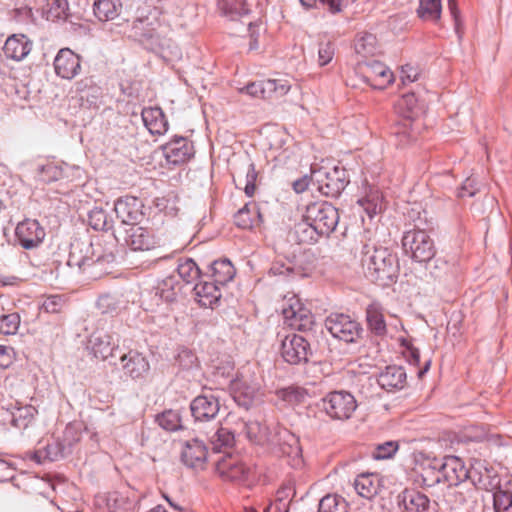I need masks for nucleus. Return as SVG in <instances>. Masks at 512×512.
<instances>
[{"instance_id": "1", "label": "nucleus", "mask_w": 512, "mask_h": 512, "mask_svg": "<svg viewBox=\"0 0 512 512\" xmlns=\"http://www.w3.org/2000/svg\"><path fill=\"white\" fill-rule=\"evenodd\" d=\"M360 262L365 274L382 286L390 285L398 275V259L388 248L368 239L362 246Z\"/></svg>"}, {"instance_id": "2", "label": "nucleus", "mask_w": 512, "mask_h": 512, "mask_svg": "<svg viewBox=\"0 0 512 512\" xmlns=\"http://www.w3.org/2000/svg\"><path fill=\"white\" fill-rule=\"evenodd\" d=\"M339 220L338 210L327 202H315L307 206L303 222L295 226L294 234L299 243H311L318 235H329Z\"/></svg>"}, {"instance_id": "3", "label": "nucleus", "mask_w": 512, "mask_h": 512, "mask_svg": "<svg viewBox=\"0 0 512 512\" xmlns=\"http://www.w3.org/2000/svg\"><path fill=\"white\" fill-rule=\"evenodd\" d=\"M217 475L227 482L246 483L253 476V469L237 454L227 453L215 460Z\"/></svg>"}, {"instance_id": "4", "label": "nucleus", "mask_w": 512, "mask_h": 512, "mask_svg": "<svg viewBox=\"0 0 512 512\" xmlns=\"http://www.w3.org/2000/svg\"><path fill=\"white\" fill-rule=\"evenodd\" d=\"M402 246L405 253L418 262H428L436 254L434 241L424 230L407 231L402 238Z\"/></svg>"}, {"instance_id": "5", "label": "nucleus", "mask_w": 512, "mask_h": 512, "mask_svg": "<svg viewBox=\"0 0 512 512\" xmlns=\"http://www.w3.org/2000/svg\"><path fill=\"white\" fill-rule=\"evenodd\" d=\"M94 256L95 250L92 243L75 241L71 244L67 264L72 268L85 270L87 267L102 266L104 263L110 264L114 261V256L111 254L98 255L96 259Z\"/></svg>"}, {"instance_id": "6", "label": "nucleus", "mask_w": 512, "mask_h": 512, "mask_svg": "<svg viewBox=\"0 0 512 512\" xmlns=\"http://www.w3.org/2000/svg\"><path fill=\"white\" fill-rule=\"evenodd\" d=\"M357 406L355 397L346 391H333L323 398L324 411L334 420L350 419Z\"/></svg>"}, {"instance_id": "7", "label": "nucleus", "mask_w": 512, "mask_h": 512, "mask_svg": "<svg viewBox=\"0 0 512 512\" xmlns=\"http://www.w3.org/2000/svg\"><path fill=\"white\" fill-rule=\"evenodd\" d=\"M311 178L318 184L319 191L327 197L340 195L347 183L345 170L336 166L312 169Z\"/></svg>"}, {"instance_id": "8", "label": "nucleus", "mask_w": 512, "mask_h": 512, "mask_svg": "<svg viewBox=\"0 0 512 512\" xmlns=\"http://www.w3.org/2000/svg\"><path fill=\"white\" fill-rule=\"evenodd\" d=\"M281 311L285 323L293 329L307 330L313 324V314L295 295L284 298Z\"/></svg>"}, {"instance_id": "9", "label": "nucleus", "mask_w": 512, "mask_h": 512, "mask_svg": "<svg viewBox=\"0 0 512 512\" xmlns=\"http://www.w3.org/2000/svg\"><path fill=\"white\" fill-rule=\"evenodd\" d=\"M326 327L333 337L347 343L355 342L361 334L360 324L345 314H332L326 320Z\"/></svg>"}, {"instance_id": "10", "label": "nucleus", "mask_w": 512, "mask_h": 512, "mask_svg": "<svg viewBox=\"0 0 512 512\" xmlns=\"http://www.w3.org/2000/svg\"><path fill=\"white\" fill-rule=\"evenodd\" d=\"M364 82L375 89H385L394 81L393 72L382 62H364L358 66Z\"/></svg>"}, {"instance_id": "11", "label": "nucleus", "mask_w": 512, "mask_h": 512, "mask_svg": "<svg viewBox=\"0 0 512 512\" xmlns=\"http://www.w3.org/2000/svg\"><path fill=\"white\" fill-rule=\"evenodd\" d=\"M310 345L307 340L297 334L287 335L281 345V355L290 364L297 365L308 361Z\"/></svg>"}, {"instance_id": "12", "label": "nucleus", "mask_w": 512, "mask_h": 512, "mask_svg": "<svg viewBox=\"0 0 512 512\" xmlns=\"http://www.w3.org/2000/svg\"><path fill=\"white\" fill-rule=\"evenodd\" d=\"M162 150L166 161L173 165L188 162L195 153L193 143L184 137L172 139L162 147Z\"/></svg>"}, {"instance_id": "13", "label": "nucleus", "mask_w": 512, "mask_h": 512, "mask_svg": "<svg viewBox=\"0 0 512 512\" xmlns=\"http://www.w3.org/2000/svg\"><path fill=\"white\" fill-rule=\"evenodd\" d=\"M36 409L32 406H24L15 409L13 412L1 411L0 415V434L9 430L10 423L13 427L24 430L34 421Z\"/></svg>"}, {"instance_id": "14", "label": "nucleus", "mask_w": 512, "mask_h": 512, "mask_svg": "<svg viewBox=\"0 0 512 512\" xmlns=\"http://www.w3.org/2000/svg\"><path fill=\"white\" fill-rule=\"evenodd\" d=\"M55 73L63 79H73L81 70L80 56L69 48L60 49L54 59Z\"/></svg>"}, {"instance_id": "15", "label": "nucleus", "mask_w": 512, "mask_h": 512, "mask_svg": "<svg viewBox=\"0 0 512 512\" xmlns=\"http://www.w3.org/2000/svg\"><path fill=\"white\" fill-rule=\"evenodd\" d=\"M126 234V243L134 251H148L160 244L159 238L148 228L133 225Z\"/></svg>"}, {"instance_id": "16", "label": "nucleus", "mask_w": 512, "mask_h": 512, "mask_svg": "<svg viewBox=\"0 0 512 512\" xmlns=\"http://www.w3.org/2000/svg\"><path fill=\"white\" fill-rule=\"evenodd\" d=\"M181 458L188 467L203 470L208 459V448L197 438L186 441L182 448Z\"/></svg>"}, {"instance_id": "17", "label": "nucleus", "mask_w": 512, "mask_h": 512, "mask_svg": "<svg viewBox=\"0 0 512 512\" xmlns=\"http://www.w3.org/2000/svg\"><path fill=\"white\" fill-rule=\"evenodd\" d=\"M16 238L25 249L38 246L45 237V231L36 220H24L15 230Z\"/></svg>"}, {"instance_id": "18", "label": "nucleus", "mask_w": 512, "mask_h": 512, "mask_svg": "<svg viewBox=\"0 0 512 512\" xmlns=\"http://www.w3.org/2000/svg\"><path fill=\"white\" fill-rule=\"evenodd\" d=\"M190 409L196 421H210L219 413L220 403L213 395H199L191 402Z\"/></svg>"}, {"instance_id": "19", "label": "nucleus", "mask_w": 512, "mask_h": 512, "mask_svg": "<svg viewBox=\"0 0 512 512\" xmlns=\"http://www.w3.org/2000/svg\"><path fill=\"white\" fill-rule=\"evenodd\" d=\"M116 217L124 224L135 225L143 217L141 202L138 198L126 196L115 202Z\"/></svg>"}, {"instance_id": "20", "label": "nucleus", "mask_w": 512, "mask_h": 512, "mask_svg": "<svg viewBox=\"0 0 512 512\" xmlns=\"http://www.w3.org/2000/svg\"><path fill=\"white\" fill-rule=\"evenodd\" d=\"M398 504L404 512H427L430 501L424 493L406 488L398 495Z\"/></svg>"}, {"instance_id": "21", "label": "nucleus", "mask_w": 512, "mask_h": 512, "mask_svg": "<svg viewBox=\"0 0 512 512\" xmlns=\"http://www.w3.org/2000/svg\"><path fill=\"white\" fill-rule=\"evenodd\" d=\"M259 390V385L244 377H238L232 382L231 392L235 402L239 406L248 408Z\"/></svg>"}, {"instance_id": "22", "label": "nucleus", "mask_w": 512, "mask_h": 512, "mask_svg": "<svg viewBox=\"0 0 512 512\" xmlns=\"http://www.w3.org/2000/svg\"><path fill=\"white\" fill-rule=\"evenodd\" d=\"M32 50V42L24 34H13L9 36L4 44L3 51L7 58L21 61Z\"/></svg>"}, {"instance_id": "23", "label": "nucleus", "mask_w": 512, "mask_h": 512, "mask_svg": "<svg viewBox=\"0 0 512 512\" xmlns=\"http://www.w3.org/2000/svg\"><path fill=\"white\" fill-rule=\"evenodd\" d=\"M121 361L124 372L133 379L144 377L150 368L146 357L136 351H130L123 355Z\"/></svg>"}, {"instance_id": "24", "label": "nucleus", "mask_w": 512, "mask_h": 512, "mask_svg": "<svg viewBox=\"0 0 512 512\" xmlns=\"http://www.w3.org/2000/svg\"><path fill=\"white\" fill-rule=\"evenodd\" d=\"M449 485H457L467 477V470L460 458L447 456L441 463V478Z\"/></svg>"}, {"instance_id": "25", "label": "nucleus", "mask_w": 512, "mask_h": 512, "mask_svg": "<svg viewBox=\"0 0 512 512\" xmlns=\"http://www.w3.org/2000/svg\"><path fill=\"white\" fill-rule=\"evenodd\" d=\"M91 350L96 358L106 360L113 356L116 344L112 336L103 331L94 332L90 338Z\"/></svg>"}, {"instance_id": "26", "label": "nucleus", "mask_w": 512, "mask_h": 512, "mask_svg": "<svg viewBox=\"0 0 512 512\" xmlns=\"http://www.w3.org/2000/svg\"><path fill=\"white\" fill-rule=\"evenodd\" d=\"M280 451L283 456L290 459V464L298 467L302 464V450L299 439L289 431H284L279 443Z\"/></svg>"}, {"instance_id": "27", "label": "nucleus", "mask_w": 512, "mask_h": 512, "mask_svg": "<svg viewBox=\"0 0 512 512\" xmlns=\"http://www.w3.org/2000/svg\"><path fill=\"white\" fill-rule=\"evenodd\" d=\"M142 119L151 134L162 135L168 129L166 117L159 107L144 108Z\"/></svg>"}, {"instance_id": "28", "label": "nucleus", "mask_w": 512, "mask_h": 512, "mask_svg": "<svg viewBox=\"0 0 512 512\" xmlns=\"http://www.w3.org/2000/svg\"><path fill=\"white\" fill-rule=\"evenodd\" d=\"M197 302L202 307L213 308L221 298L219 286L215 282H200L194 287Z\"/></svg>"}, {"instance_id": "29", "label": "nucleus", "mask_w": 512, "mask_h": 512, "mask_svg": "<svg viewBox=\"0 0 512 512\" xmlns=\"http://www.w3.org/2000/svg\"><path fill=\"white\" fill-rule=\"evenodd\" d=\"M378 383L386 390L402 389L406 384V372L400 366H388L378 376Z\"/></svg>"}, {"instance_id": "30", "label": "nucleus", "mask_w": 512, "mask_h": 512, "mask_svg": "<svg viewBox=\"0 0 512 512\" xmlns=\"http://www.w3.org/2000/svg\"><path fill=\"white\" fill-rule=\"evenodd\" d=\"M355 52L362 58H369L380 53V46L375 35L361 33L355 39Z\"/></svg>"}, {"instance_id": "31", "label": "nucleus", "mask_w": 512, "mask_h": 512, "mask_svg": "<svg viewBox=\"0 0 512 512\" xmlns=\"http://www.w3.org/2000/svg\"><path fill=\"white\" fill-rule=\"evenodd\" d=\"M357 493L364 498L374 497L380 488V480L375 474H361L354 482Z\"/></svg>"}, {"instance_id": "32", "label": "nucleus", "mask_w": 512, "mask_h": 512, "mask_svg": "<svg viewBox=\"0 0 512 512\" xmlns=\"http://www.w3.org/2000/svg\"><path fill=\"white\" fill-rule=\"evenodd\" d=\"M121 9L120 0H96L93 5L94 14L100 21L114 20Z\"/></svg>"}, {"instance_id": "33", "label": "nucleus", "mask_w": 512, "mask_h": 512, "mask_svg": "<svg viewBox=\"0 0 512 512\" xmlns=\"http://www.w3.org/2000/svg\"><path fill=\"white\" fill-rule=\"evenodd\" d=\"M261 222V215L255 203L246 204L235 215V223L243 229H251Z\"/></svg>"}, {"instance_id": "34", "label": "nucleus", "mask_w": 512, "mask_h": 512, "mask_svg": "<svg viewBox=\"0 0 512 512\" xmlns=\"http://www.w3.org/2000/svg\"><path fill=\"white\" fill-rule=\"evenodd\" d=\"M358 203L370 218L381 213L384 209L383 195L378 189L374 188H370L366 195L358 200Z\"/></svg>"}, {"instance_id": "35", "label": "nucleus", "mask_w": 512, "mask_h": 512, "mask_svg": "<svg viewBox=\"0 0 512 512\" xmlns=\"http://www.w3.org/2000/svg\"><path fill=\"white\" fill-rule=\"evenodd\" d=\"M418 474L422 484L431 487L441 480V463L435 459L423 462L419 466Z\"/></svg>"}, {"instance_id": "36", "label": "nucleus", "mask_w": 512, "mask_h": 512, "mask_svg": "<svg viewBox=\"0 0 512 512\" xmlns=\"http://www.w3.org/2000/svg\"><path fill=\"white\" fill-rule=\"evenodd\" d=\"M366 318L368 327L373 333L379 336L385 335L387 333L383 311L378 304L372 303L367 307Z\"/></svg>"}, {"instance_id": "37", "label": "nucleus", "mask_w": 512, "mask_h": 512, "mask_svg": "<svg viewBox=\"0 0 512 512\" xmlns=\"http://www.w3.org/2000/svg\"><path fill=\"white\" fill-rule=\"evenodd\" d=\"M212 278L217 285H225L235 276V268L232 263L227 260H217L211 265Z\"/></svg>"}, {"instance_id": "38", "label": "nucleus", "mask_w": 512, "mask_h": 512, "mask_svg": "<svg viewBox=\"0 0 512 512\" xmlns=\"http://www.w3.org/2000/svg\"><path fill=\"white\" fill-rule=\"evenodd\" d=\"M68 3L66 0H46L41 7L42 16L48 21H57L67 16Z\"/></svg>"}, {"instance_id": "39", "label": "nucleus", "mask_w": 512, "mask_h": 512, "mask_svg": "<svg viewBox=\"0 0 512 512\" xmlns=\"http://www.w3.org/2000/svg\"><path fill=\"white\" fill-rule=\"evenodd\" d=\"M278 399L289 406H296L304 403L307 398V391L298 386H288L276 391Z\"/></svg>"}, {"instance_id": "40", "label": "nucleus", "mask_w": 512, "mask_h": 512, "mask_svg": "<svg viewBox=\"0 0 512 512\" xmlns=\"http://www.w3.org/2000/svg\"><path fill=\"white\" fill-rule=\"evenodd\" d=\"M441 0H420L417 9L418 16L425 21L437 22L441 17Z\"/></svg>"}, {"instance_id": "41", "label": "nucleus", "mask_w": 512, "mask_h": 512, "mask_svg": "<svg viewBox=\"0 0 512 512\" xmlns=\"http://www.w3.org/2000/svg\"><path fill=\"white\" fill-rule=\"evenodd\" d=\"M234 434L226 428L220 427L210 438V443L215 452H220L222 449L230 448L234 445Z\"/></svg>"}, {"instance_id": "42", "label": "nucleus", "mask_w": 512, "mask_h": 512, "mask_svg": "<svg viewBox=\"0 0 512 512\" xmlns=\"http://www.w3.org/2000/svg\"><path fill=\"white\" fill-rule=\"evenodd\" d=\"M345 499L335 494L324 496L319 502L318 512H349Z\"/></svg>"}, {"instance_id": "43", "label": "nucleus", "mask_w": 512, "mask_h": 512, "mask_svg": "<svg viewBox=\"0 0 512 512\" xmlns=\"http://www.w3.org/2000/svg\"><path fill=\"white\" fill-rule=\"evenodd\" d=\"M397 110L402 116L411 121L419 112L418 102L415 94H406L397 102Z\"/></svg>"}, {"instance_id": "44", "label": "nucleus", "mask_w": 512, "mask_h": 512, "mask_svg": "<svg viewBox=\"0 0 512 512\" xmlns=\"http://www.w3.org/2000/svg\"><path fill=\"white\" fill-rule=\"evenodd\" d=\"M266 94L268 99H279L285 96L291 89V84L287 79H267Z\"/></svg>"}, {"instance_id": "45", "label": "nucleus", "mask_w": 512, "mask_h": 512, "mask_svg": "<svg viewBox=\"0 0 512 512\" xmlns=\"http://www.w3.org/2000/svg\"><path fill=\"white\" fill-rule=\"evenodd\" d=\"M177 273L186 283H191L200 275V270L192 259H184L179 262Z\"/></svg>"}, {"instance_id": "46", "label": "nucleus", "mask_w": 512, "mask_h": 512, "mask_svg": "<svg viewBox=\"0 0 512 512\" xmlns=\"http://www.w3.org/2000/svg\"><path fill=\"white\" fill-rule=\"evenodd\" d=\"M219 9L231 17L240 16L248 12L246 2L244 0H219Z\"/></svg>"}, {"instance_id": "47", "label": "nucleus", "mask_w": 512, "mask_h": 512, "mask_svg": "<svg viewBox=\"0 0 512 512\" xmlns=\"http://www.w3.org/2000/svg\"><path fill=\"white\" fill-rule=\"evenodd\" d=\"M488 429L483 425H470L463 429L462 439L466 442H481L488 439Z\"/></svg>"}, {"instance_id": "48", "label": "nucleus", "mask_w": 512, "mask_h": 512, "mask_svg": "<svg viewBox=\"0 0 512 512\" xmlns=\"http://www.w3.org/2000/svg\"><path fill=\"white\" fill-rule=\"evenodd\" d=\"M245 433L248 439L256 443H263L268 440L266 428L257 421H248L244 424Z\"/></svg>"}, {"instance_id": "49", "label": "nucleus", "mask_w": 512, "mask_h": 512, "mask_svg": "<svg viewBox=\"0 0 512 512\" xmlns=\"http://www.w3.org/2000/svg\"><path fill=\"white\" fill-rule=\"evenodd\" d=\"M159 425L168 431H176L181 428V418L178 412L168 410L157 417Z\"/></svg>"}, {"instance_id": "50", "label": "nucleus", "mask_w": 512, "mask_h": 512, "mask_svg": "<svg viewBox=\"0 0 512 512\" xmlns=\"http://www.w3.org/2000/svg\"><path fill=\"white\" fill-rule=\"evenodd\" d=\"M495 512H512V493L498 490L493 494Z\"/></svg>"}, {"instance_id": "51", "label": "nucleus", "mask_w": 512, "mask_h": 512, "mask_svg": "<svg viewBox=\"0 0 512 512\" xmlns=\"http://www.w3.org/2000/svg\"><path fill=\"white\" fill-rule=\"evenodd\" d=\"M131 502L118 492H112L107 497V508L110 512H128Z\"/></svg>"}, {"instance_id": "52", "label": "nucleus", "mask_w": 512, "mask_h": 512, "mask_svg": "<svg viewBox=\"0 0 512 512\" xmlns=\"http://www.w3.org/2000/svg\"><path fill=\"white\" fill-rule=\"evenodd\" d=\"M62 175V168L55 162H48L40 168V179L46 183L57 181Z\"/></svg>"}, {"instance_id": "53", "label": "nucleus", "mask_w": 512, "mask_h": 512, "mask_svg": "<svg viewBox=\"0 0 512 512\" xmlns=\"http://www.w3.org/2000/svg\"><path fill=\"white\" fill-rule=\"evenodd\" d=\"M20 318L18 314L3 315L0 319V332L5 335L15 334L19 328Z\"/></svg>"}, {"instance_id": "54", "label": "nucleus", "mask_w": 512, "mask_h": 512, "mask_svg": "<svg viewBox=\"0 0 512 512\" xmlns=\"http://www.w3.org/2000/svg\"><path fill=\"white\" fill-rule=\"evenodd\" d=\"M398 341L400 342L401 346L404 348L402 353H403L404 357L407 359V361L410 364L417 366L420 361L419 350L417 348H415L411 344V342L409 340L405 339L404 337H399Z\"/></svg>"}, {"instance_id": "55", "label": "nucleus", "mask_w": 512, "mask_h": 512, "mask_svg": "<svg viewBox=\"0 0 512 512\" xmlns=\"http://www.w3.org/2000/svg\"><path fill=\"white\" fill-rule=\"evenodd\" d=\"M65 299L60 295L47 296L43 303L42 308L48 313H60L65 306Z\"/></svg>"}, {"instance_id": "56", "label": "nucleus", "mask_w": 512, "mask_h": 512, "mask_svg": "<svg viewBox=\"0 0 512 512\" xmlns=\"http://www.w3.org/2000/svg\"><path fill=\"white\" fill-rule=\"evenodd\" d=\"M266 80L251 82L244 88L240 90L242 93H247L248 95L255 97V98H261V99H268V94H266Z\"/></svg>"}, {"instance_id": "57", "label": "nucleus", "mask_w": 512, "mask_h": 512, "mask_svg": "<svg viewBox=\"0 0 512 512\" xmlns=\"http://www.w3.org/2000/svg\"><path fill=\"white\" fill-rule=\"evenodd\" d=\"M335 54V48L333 43L327 41L325 43H320L318 49V64L320 66H325L331 62Z\"/></svg>"}, {"instance_id": "58", "label": "nucleus", "mask_w": 512, "mask_h": 512, "mask_svg": "<svg viewBox=\"0 0 512 512\" xmlns=\"http://www.w3.org/2000/svg\"><path fill=\"white\" fill-rule=\"evenodd\" d=\"M398 449V445L395 442H386L377 446L374 456L377 459H386L391 457Z\"/></svg>"}, {"instance_id": "59", "label": "nucleus", "mask_w": 512, "mask_h": 512, "mask_svg": "<svg viewBox=\"0 0 512 512\" xmlns=\"http://www.w3.org/2000/svg\"><path fill=\"white\" fill-rule=\"evenodd\" d=\"M418 75H419L418 69L410 64H406V65L402 66V68H401L400 78L404 84L407 82L408 83L414 82L415 80H417Z\"/></svg>"}, {"instance_id": "60", "label": "nucleus", "mask_w": 512, "mask_h": 512, "mask_svg": "<svg viewBox=\"0 0 512 512\" xmlns=\"http://www.w3.org/2000/svg\"><path fill=\"white\" fill-rule=\"evenodd\" d=\"M13 362V350L7 346L0 345V369L9 367Z\"/></svg>"}, {"instance_id": "61", "label": "nucleus", "mask_w": 512, "mask_h": 512, "mask_svg": "<svg viewBox=\"0 0 512 512\" xmlns=\"http://www.w3.org/2000/svg\"><path fill=\"white\" fill-rule=\"evenodd\" d=\"M293 270L291 267H286L283 264L274 263L270 268V273L273 275H285L292 273Z\"/></svg>"}, {"instance_id": "62", "label": "nucleus", "mask_w": 512, "mask_h": 512, "mask_svg": "<svg viewBox=\"0 0 512 512\" xmlns=\"http://www.w3.org/2000/svg\"><path fill=\"white\" fill-rule=\"evenodd\" d=\"M309 183L310 179L307 176H304L303 178L298 179L293 183V188L295 192L302 193L308 189Z\"/></svg>"}, {"instance_id": "63", "label": "nucleus", "mask_w": 512, "mask_h": 512, "mask_svg": "<svg viewBox=\"0 0 512 512\" xmlns=\"http://www.w3.org/2000/svg\"><path fill=\"white\" fill-rule=\"evenodd\" d=\"M160 295L162 298H165L167 301H173L176 297V293L174 292V290L172 289V291L168 292L167 294L165 293L164 289L161 288L160 289Z\"/></svg>"}, {"instance_id": "64", "label": "nucleus", "mask_w": 512, "mask_h": 512, "mask_svg": "<svg viewBox=\"0 0 512 512\" xmlns=\"http://www.w3.org/2000/svg\"><path fill=\"white\" fill-rule=\"evenodd\" d=\"M448 6H449V10H450L452 16L455 19H457L458 10H457V6H456V1L455 0H448Z\"/></svg>"}]
</instances>
